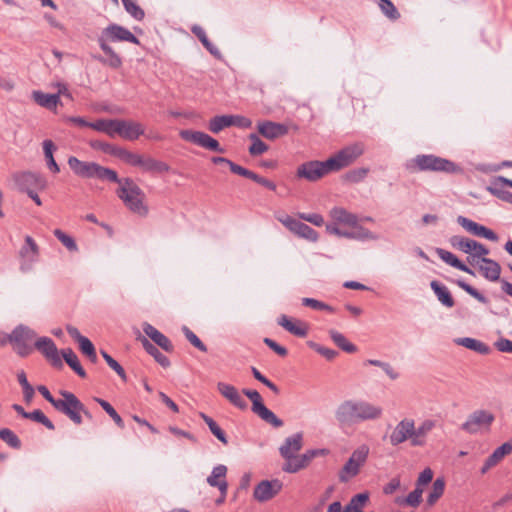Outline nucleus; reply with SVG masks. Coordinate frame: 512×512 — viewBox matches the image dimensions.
Here are the masks:
<instances>
[{
    "mask_svg": "<svg viewBox=\"0 0 512 512\" xmlns=\"http://www.w3.org/2000/svg\"><path fill=\"white\" fill-rule=\"evenodd\" d=\"M68 165L77 176L82 178H96L103 181L118 180L116 171L95 162H85L75 156H71L68 158Z\"/></svg>",
    "mask_w": 512,
    "mask_h": 512,
    "instance_id": "obj_4",
    "label": "nucleus"
},
{
    "mask_svg": "<svg viewBox=\"0 0 512 512\" xmlns=\"http://www.w3.org/2000/svg\"><path fill=\"white\" fill-rule=\"evenodd\" d=\"M478 268L482 276L489 281H498L500 279L501 274V266L495 260H492L487 257H483L479 264Z\"/></svg>",
    "mask_w": 512,
    "mask_h": 512,
    "instance_id": "obj_28",
    "label": "nucleus"
},
{
    "mask_svg": "<svg viewBox=\"0 0 512 512\" xmlns=\"http://www.w3.org/2000/svg\"><path fill=\"white\" fill-rule=\"evenodd\" d=\"M279 222H281L289 231L311 242H316L318 240V232L308 226L307 224L289 216H281L277 218Z\"/></svg>",
    "mask_w": 512,
    "mask_h": 512,
    "instance_id": "obj_16",
    "label": "nucleus"
},
{
    "mask_svg": "<svg viewBox=\"0 0 512 512\" xmlns=\"http://www.w3.org/2000/svg\"><path fill=\"white\" fill-rule=\"evenodd\" d=\"M33 100L41 107L53 110L60 103L59 94H47L42 91L32 92Z\"/></svg>",
    "mask_w": 512,
    "mask_h": 512,
    "instance_id": "obj_36",
    "label": "nucleus"
},
{
    "mask_svg": "<svg viewBox=\"0 0 512 512\" xmlns=\"http://www.w3.org/2000/svg\"><path fill=\"white\" fill-rule=\"evenodd\" d=\"M329 335L332 341L343 351L347 353H354L357 350V347L349 342L342 333L336 330H330Z\"/></svg>",
    "mask_w": 512,
    "mask_h": 512,
    "instance_id": "obj_44",
    "label": "nucleus"
},
{
    "mask_svg": "<svg viewBox=\"0 0 512 512\" xmlns=\"http://www.w3.org/2000/svg\"><path fill=\"white\" fill-rule=\"evenodd\" d=\"M115 157L119 158L120 160H122L123 162H125L131 166L139 167V165L141 163L142 155L133 153L131 151H128L125 148L119 147L118 150H116Z\"/></svg>",
    "mask_w": 512,
    "mask_h": 512,
    "instance_id": "obj_47",
    "label": "nucleus"
},
{
    "mask_svg": "<svg viewBox=\"0 0 512 512\" xmlns=\"http://www.w3.org/2000/svg\"><path fill=\"white\" fill-rule=\"evenodd\" d=\"M457 285L481 303H487V298L468 283L458 280Z\"/></svg>",
    "mask_w": 512,
    "mask_h": 512,
    "instance_id": "obj_61",
    "label": "nucleus"
},
{
    "mask_svg": "<svg viewBox=\"0 0 512 512\" xmlns=\"http://www.w3.org/2000/svg\"><path fill=\"white\" fill-rule=\"evenodd\" d=\"M40 249L36 241L29 235L25 236L24 244L19 250L20 257V270L28 272L33 268V265L38 262Z\"/></svg>",
    "mask_w": 512,
    "mask_h": 512,
    "instance_id": "obj_14",
    "label": "nucleus"
},
{
    "mask_svg": "<svg viewBox=\"0 0 512 512\" xmlns=\"http://www.w3.org/2000/svg\"><path fill=\"white\" fill-rule=\"evenodd\" d=\"M112 182L119 185L116 194L131 212L140 216L148 214V207L144 203L145 193L133 179L118 177V180Z\"/></svg>",
    "mask_w": 512,
    "mask_h": 512,
    "instance_id": "obj_3",
    "label": "nucleus"
},
{
    "mask_svg": "<svg viewBox=\"0 0 512 512\" xmlns=\"http://www.w3.org/2000/svg\"><path fill=\"white\" fill-rule=\"evenodd\" d=\"M120 135L126 140H136L144 134V128L142 124L134 121L120 120Z\"/></svg>",
    "mask_w": 512,
    "mask_h": 512,
    "instance_id": "obj_31",
    "label": "nucleus"
},
{
    "mask_svg": "<svg viewBox=\"0 0 512 512\" xmlns=\"http://www.w3.org/2000/svg\"><path fill=\"white\" fill-rule=\"evenodd\" d=\"M251 372L256 380L268 387L273 393L279 394L280 390L276 384L265 377L256 367H251Z\"/></svg>",
    "mask_w": 512,
    "mask_h": 512,
    "instance_id": "obj_59",
    "label": "nucleus"
},
{
    "mask_svg": "<svg viewBox=\"0 0 512 512\" xmlns=\"http://www.w3.org/2000/svg\"><path fill=\"white\" fill-rule=\"evenodd\" d=\"M249 139L251 140L252 143L248 150L252 156L261 155L268 150V145L265 142H263L257 134H250Z\"/></svg>",
    "mask_w": 512,
    "mask_h": 512,
    "instance_id": "obj_52",
    "label": "nucleus"
},
{
    "mask_svg": "<svg viewBox=\"0 0 512 512\" xmlns=\"http://www.w3.org/2000/svg\"><path fill=\"white\" fill-rule=\"evenodd\" d=\"M326 230L329 234H334L348 239L365 240L372 237L371 232L363 227H356V229H343L338 227L336 224H328L326 226Z\"/></svg>",
    "mask_w": 512,
    "mask_h": 512,
    "instance_id": "obj_22",
    "label": "nucleus"
},
{
    "mask_svg": "<svg viewBox=\"0 0 512 512\" xmlns=\"http://www.w3.org/2000/svg\"><path fill=\"white\" fill-rule=\"evenodd\" d=\"M435 427V422L431 419L424 420L417 428L414 426L412 446H424L426 444V437Z\"/></svg>",
    "mask_w": 512,
    "mask_h": 512,
    "instance_id": "obj_32",
    "label": "nucleus"
},
{
    "mask_svg": "<svg viewBox=\"0 0 512 512\" xmlns=\"http://www.w3.org/2000/svg\"><path fill=\"white\" fill-rule=\"evenodd\" d=\"M331 172L333 171L328 165V159L325 161L311 160L298 166L296 176L310 182H315Z\"/></svg>",
    "mask_w": 512,
    "mask_h": 512,
    "instance_id": "obj_13",
    "label": "nucleus"
},
{
    "mask_svg": "<svg viewBox=\"0 0 512 512\" xmlns=\"http://www.w3.org/2000/svg\"><path fill=\"white\" fill-rule=\"evenodd\" d=\"M0 439L13 449H20L22 446L19 437L9 428L0 429Z\"/></svg>",
    "mask_w": 512,
    "mask_h": 512,
    "instance_id": "obj_48",
    "label": "nucleus"
},
{
    "mask_svg": "<svg viewBox=\"0 0 512 512\" xmlns=\"http://www.w3.org/2000/svg\"><path fill=\"white\" fill-rule=\"evenodd\" d=\"M232 126L231 116L230 115H219L210 119L209 121V130L217 134L221 132L224 128Z\"/></svg>",
    "mask_w": 512,
    "mask_h": 512,
    "instance_id": "obj_46",
    "label": "nucleus"
},
{
    "mask_svg": "<svg viewBox=\"0 0 512 512\" xmlns=\"http://www.w3.org/2000/svg\"><path fill=\"white\" fill-rule=\"evenodd\" d=\"M494 421L495 415L491 411L477 409L468 415L467 420L461 425V429L469 434L489 431Z\"/></svg>",
    "mask_w": 512,
    "mask_h": 512,
    "instance_id": "obj_10",
    "label": "nucleus"
},
{
    "mask_svg": "<svg viewBox=\"0 0 512 512\" xmlns=\"http://www.w3.org/2000/svg\"><path fill=\"white\" fill-rule=\"evenodd\" d=\"M97 42L108 58H104L102 56H93V58L113 69H118L122 66V59L108 44L109 42H129L139 44L138 38L130 30L118 24H110L104 28L99 35Z\"/></svg>",
    "mask_w": 512,
    "mask_h": 512,
    "instance_id": "obj_1",
    "label": "nucleus"
},
{
    "mask_svg": "<svg viewBox=\"0 0 512 512\" xmlns=\"http://www.w3.org/2000/svg\"><path fill=\"white\" fill-rule=\"evenodd\" d=\"M445 490V479L438 477L432 484L431 491L427 496V504L433 506L443 495Z\"/></svg>",
    "mask_w": 512,
    "mask_h": 512,
    "instance_id": "obj_43",
    "label": "nucleus"
},
{
    "mask_svg": "<svg viewBox=\"0 0 512 512\" xmlns=\"http://www.w3.org/2000/svg\"><path fill=\"white\" fill-rule=\"evenodd\" d=\"M61 355L69 367L81 378H86V371L81 366L79 359L71 348L63 349Z\"/></svg>",
    "mask_w": 512,
    "mask_h": 512,
    "instance_id": "obj_39",
    "label": "nucleus"
},
{
    "mask_svg": "<svg viewBox=\"0 0 512 512\" xmlns=\"http://www.w3.org/2000/svg\"><path fill=\"white\" fill-rule=\"evenodd\" d=\"M138 340H140L144 350L152 356L160 366L168 368L171 365L169 358L161 353L159 349L148 340V338L140 336Z\"/></svg>",
    "mask_w": 512,
    "mask_h": 512,
    "instance_id": "obj_33",
    "label": "nucleus"
},
{
    "mask_svg": "<svg viewBox=\"0 0 512 512\" xmlns=\"http://www.w3.org/2000/svg\"><path fill=\"white\" fill-rule=\"evenodd\" d=\"M180 137L185 141L191 142L210 151L218 153L224 152V149L220 146L219 142L204 132L194 130H181Z\"/></svg>",
    "mask_w": 512,
    "mask_h": 512,
    "instance_id": "obj_15",
    "label": "nucleus"
},
{
    "mask_svg": "<svg viewBox=\"0 0 512 512\" xmlns=\"http://www.w3.org/2000/svg\"><path fill=\"white\" fill-rule=\"evenodd\" d=\"M456 343L458 345H461L467 349L473 350L475 352H478L482 355H486L490 352L489 346H487L485 343L469 337L459 338L456 340Z\"/></svg>",
    "mask_w": 512,
    "mask_h": 512,
    "instance_id": "obj_42",
    "label": "nucleus"
},
{
    "mask_svg": "<svg viewBox=\"0 0 512 512\" xmlns=\"http://www.w3.org/2000/svg\"><path fill=\"white\" fill-rule=\"evenodd\" d=\"M414 162L421 171L454 173L458 170L454 162L432 154L418 155Z\"/></svg>",
    "mask_w": 512,
    "mask_h": 512,
    "instance_id": "obj_12",
    "label": "nucleus"
},
{
    "mask_svg": "<svg viewBox=\"0 0 512 512\" xmlns=\"http://www.w3.org/2000/svg\"><path fill=\"white\" fill-rule=\"evenodd\" d=\"M279 326L297 337H306L308 334V326L301 320H293L286 315H281L277 319Z\"/></svg>",
    "mask_w": 512,
    "mask_h": 512,
    "instance_id": "obj_25",
    "label": "nucleus"
},
{
    "mask_svg": "<svg viewBox=\"0 0 512 512\" xmlns=\"http://www.w3.org/2000/svg\"><path fill=\"white\" fill-rule=\"evenodd\" d=\"M331 217L342 224L348 225L352 229H356V227H360L358 225V217L357 215L348 212L346 209L341 207H335L331 210Z\"/></svg>",
    "mask_w": 512,
    "mask_h": 512,
    "instance_id": "obj_35",
    "label": "nucleus"
},
{
    "mask_svg": "<svg viewBox=\"0 0 512 512\" xmlns=\"http://www.w3.org/2000/svg\"><path fill=\"white\" fill-rule=\"evenodd\" d=\"M186 339L197 349L202 352H207V346L199 339V337L191 331L187 326L182 327Z\"/></svg>",
    "mask_w": 512,
    "mask_h": 512,
    "instance_id": "obj_58",
    "label": "nucleus"
},
{
    "mask_svg": "<svg viewBox=\"0 0 512 512\" xmlns=\"http://www.w3.org/2000/svg\"><path fill=\"white\" fill-rule=\"evenodd\" d=\"M382 413L381 407L366 401L346 400L335 411V418L340 426H351L362 421L378 418Z\"/></svg>",
    "mask_w": 512,
    "mask_h": 512,
    "instance_id": "obj_2",
    "label": "nucleus"
},
{
    "mask_svg": "<svg viewBox=\"0 0 512 512\" xmlns=\"http://www.w3.org/2000/svg\"><path fill=\"white\" fill-rule=\"evenodd\" d=\"M363 152L364 148L360 143L348 145L328 158V165L331 167L333 172L340 171L341 169L351 165L363 154Z\"/></svg>",
    "mask_w": 512,
    "mask_h": 512,
    "instance_id": "obj_11",
    "label": "nucleus"
},
{
    "mask_svg": "<svg viewBox=\"0 0 512 512\" xmlns=\"http://www.w3.org/2000/svg\"><path fill=\"white\" fill-rule=\"evenodd\" d=\"M95 401L103 408V410L113 419L115 424L119 428H124V421L121 418V416L117 413V411L113 408V406L107 402L106 400H103L101 398H95Z\"/></svg>",
    "mask_w": 512,
    "mask_h": 512,
    "instance_id": "obj_51",
    "label": "nucleus"
},
{
    "mask_svg": "<svg viewBox=\"0 0 512 512\" xmlns=\"http://www.w3.org/2000/svg\"><path fill=\"white\" fill-rule=\"evenodd\" d=\"M431 289L436 294L438 300L446 307L451 308L455 305V301L450 291L444 285H441L438 281L433 280L430 284Z\"/></svg>",
    "mask_w": 512,
    "mask_h": 512,
    "instance_id": "obj_40",
    "label": "nucleus"
},
{
    "mask_svg": "<svg viewBox=\"0 0 512 512\" xmlns=\"http://www.w3.org/2000/svg\"><path fill=\"white\" fill-rule=\"evenodd\" d=\"M303 435L302 433H295L285 439L284 443L279 448V453L283 458H288L295 455L302 448Z\"/></svg>",
    "mask_w": 512,
    "mask_h": 512,
    "instance_id": "obj_30",
    "label": "nucleus"
},
{
    "mask_svg": "<svg viewBox=\"0 0 512 512\" xmlns=\"http://www.w3.org/2000/svg\"><path fill=\"white\" fill-rule=\"evenodd\" d=\"M60 394L63 399L58 401L55 409L66 415L76 425L82 424L81 411H84V404L72 392L61 390Z\"/></svg>",
    "mask_w": 512,
    "mask_h": 512,
    "instance_id": "obj_7",
    "label": "nucleus"
},
{
    "mask_svg": "<svg viewBox=\"0 0 512 512\" xmlns=\"http://www.w3.org/2000/svg\"><path fill=\"white\" fill-rule=\"evenodd\" d=\"M369 500V494L367 492L359 493L354 495L347 506L356 508V510L363 511L365 504Z\"/></svg>",
    "mask_w": 512,
    "mask_h": 512,
    "instance_id": "obj_60",
    "label": "nucleus"
},
{
    "mask_svg": "<svg viewBox=\"0 0 512 512\" xmlns=\"http://www.w3.org/2000/svg\"><path fill=\"white\" fill-rule=\"evenodd\" d=\"M217 389L219 393L235 407L241 410H245L247 408V402L233 385L219 382L217 384Z\"/></svg>",
    "mask_w": 512,
    "mask_h": 512,
    "instance_id": "obj_23",
    "label": "nucleus"
},
{
    "mask_svg": "<svg viewBox=\"0 0 512 512\" xmlns=\"http://www.w3.org/2000/svg\"><path fill=\"white\" fill-rule=\"evenodd\" d=\"M504 186L512 188V180L499 176L494 180L493 185L488 187V191L498 199L512 204V192L503 189Z\"/></svg>",
    "mask_w": 512,
    "mask_h": 512,
    "instance_id": "obj_27",
    "label": "nucleus"
},
{
    "mask_svg": "<svg viewBox=\"0 0 512 512\" xmlns=\"http://www.w3.org/2000/svg\"><path fill=\"white\" fill-rule=\"evenodd\" d=\"M257 128L259 133L269 140H275L285 136L288 134L290 129L294 131L299 130V126L297 124L277 123L273 121L259 122Z\"/></svg>",
    "mask_w": 512,
    "mask_h": 512,
    "instance_id": "obj_17",
    "label": "nucleus"
},
{
    "mask_svg": "<svg viewBox=\"0 0 512 512\" xmlns=\"http://www.w3.org/2000/svg\"><path fill=\"white\" fill-rule=\"evenodd\" d=\"M414 420L405 418L401 420L390 434V443L393 446L404 443L405 441L410 442L412 446V439L414 437Z\"/></svg>",
    "mask_w": 512,
    "mask_h": 512,
    "instance_id": "obj_20",
    "label": "nucleus"
},
{
    "mask_svg": "<svg viewBox=\"0 0 512 512\" xmlns=\"http://www.w3.org/2000/svg\"><path fill=\"white\" fill-rule=\"evenodd\" d=\"M457 222L468 232L471 234L478 236V237H484L490 241H498L497 234L492 231L491 229L486 228L483 225H480L466 217L459 216L457 218Z\"/></svg>",
    "mask_w": 512,
    "mask_h": 512,
    "instance_id": "obj_21",
    "label": "nucleus"
},
{
    "mask_svg": "<svg viewBox=\"0 0 512 512\" xmlns=\"http://www.w3.org/2000/svg\"><path fill=\"white\" fill-rule=\"evenodd\" d=\"M242 392L251 400L252 412L256 414L262 421L270 424L274 428H280L284 425V422L279 417H277L273 411L264 405L262 397L258 391L243 389Z\"/></svg>",
    "mask_w": 512,
    "mask_h": 512,
    "instance_id": "obj_6",
    "label": "nucleus"
},
{
    "mask_svg": "<svg viewBox=\"0 0 512 512\" xmlns=\"http://www.w3.org/2000/svg\"><path fill=\"white\" fill-rule=\"evenodd\" d=\"M53 234L69 251H77L78 247L73 237L69 236L61 229H55Z\"/></svg>",
    "mask_w": 512,
    "mask_h": 512,
    "instance_id": "obj_56",
    "label": "nucleus"
},
{
    "mask_svg": "<svg viewBox=\"0 0 512 512\" xmlns=\"http://www.w3.org/2000/svg\"><path fill=\"white\" fill-rule=\"evenodd\" d=\"M284 459L285 463L282 466V470L286 473H297L298 471L306 468L297 454Z\"/></svg>",
    "mask_w": 512,
    "mask_h": 512,
    "instance_id": "obj_49",
    "label": "nucleus"
},
{
    "mask_svg": "<svg viewBox=\"0 0 512 512\" xmlns=\"http://www.w3.org/2000/svg\"><path fill=\"white\" fill-rule=\"evenodd\" d=\"M101 354L106 361L107 365L114 370L117 375L123 380H127L126 372L124 368L112 357L110 356L106 351L102 350Z\"/></svg>",
    "mask_w": 512,
    "mask_h": 512,
    "instance_id": "obj_55",
    "label": "nucleus"
},
{
    "mask_svg": "<svg viewBox=\"0 0 512 512\" xmlns=\"http://www.w3.org/2000/svg\"><path fill=\"white\" fill-rule=\"evenodd\" d=\"M512 452V443L505 442L500 447L496 448L494 452L486 459L482 469L481 473L485 474L488 472L492 467L496 466L499 462L502 461V459L509 455Z\"/></svg>",
    "mask_w": 512,
    "mask_h": 512,
    "instance_id": "obj_29",
    "label": "nucleus"
},
{
    "mask_svg": "<svg viewBox=\"0 0 512 512\" xmlns=\"http://www.w3.org/2000/svg\"><path fill=\"white\" fill-rule=\"evenodd\" d=\"M1 345L4 346L8 342L14 345L16 353L21 357L30 355L33 348L28 344L36 337V332L25 325L16 326L10 334L0 332Z\"/></svg>",
    "mask_w": 512,
    "mask_h": 512,
    "instance_id": "obj_5",
    "label": "nucleus"
},
{
    "mask_svg": "<svg viewBox=\"0 0 512 512\" xmlns=\"http://www.w3.org/2000/svg\"><path fill=\"white\" fill-rule=\"evenodd\" d=\"M367 173L368 169L366 168L353 169L345 174V179L351 183H358L366 177Z\"/></svg>",
    "mask_w": 512,
    "mask_h": 512,
    "instance_id": "obj_62",
    "label": "nucleus"
},
{
    "mask_svg": "<svg viewBox=\"0 0 512 512\" xmlns=\"http://www.w3.org/2000/svg\"><path fill=\"white\" fill-rule=\"evenodd\" d=\"M227 467L219 464L212 469L211 474L207 477V483L211 487L217 488L220 493H227L228 482L226 480Z\"/></svg>",
    "mask_w": 512,
    "mask_h": 512,
    "instance_id": "obj_26",
    "label": "nucleus"
},
{
    "mask_svg": "<svg viewBox=\"0 0 512 512\" xmlns=\"http://www.w3.org/2000/svg\"><path fill=\"white\" fill-rule=\"evenodd\" d=\"M144 171L151 173H165L170 170V166L160 160H156L152 157H143L141 158V163L139 165Z\"/></svg>",
    "mask_w": 512,
    "mask_h": 512,
    "instance_id": "obj_37",
    "label": "nucleus"
},
{
    "mask_svg": "<svg viewBox=\"0 0 512 512\" xmlns=\"http://www.w3.org/2000/svg\"><path fill=\"white\" fill-rule=\"evenodd\" d=\"M369 448L366 445H362L353 451L348 461L344 464L342 469L339 471V481L342 483L348 482L350 479L358 475L360 468L364 465L367 460Z\"/></svg>",
    "mask_w": 512,
    "mask_h": 512,
    "instance_id": "obj_9",
    "label": "nucleus"
},
{
    "mask_svg": "<svg viewBox=\"0 0 512 512\" xmlns=\"http://www.w3.org/2000/svg\"><path fill=\"white\" fill-rule=\"evenodd\" d=\"M309 346L312 349H314L317 353L325 357L327 360H333L338 355V352L336 350L326 348L314 342H311Z\"/></svg>",
    "mask_w": 512,
    "mask_h": 512,
    "instance_id": "obj_63",
    "label": "nucleus"
},
{
    "mask_svg": "<svg viewBox=\"0 0 512 512\" xmlns=\"http://www.w3.org/2000/svg\"><path fill=\"white\" fill-rule=\"evenodd\" d=\"M435 252L438 255V257L448 265L470 275L475 274L472 269H470L467 265L460 261L453 253L442 248H436Z\"/></svg>",
    "mask_w": 512,
    "mask_h": 512,
    "instance_id": "obj_34",
    "label": "nucleus"
},
{
    "mask_svg": "<svg viewBox=\"0 0 512 512\" xmlns=\"http://www.w3.org/2000/svg\"><path fill=\"white\" fill-rule=\"evenodd\" d=\"M142 329L146 336L150 338L156 345H158L164 351H173L174 347L170 339L166 337L162 332L157 330L153 325H151L148 322H144L142 324Z\"/></svg>",
    "mask_w": 512,
    "mask_h": 512,
    "instance_id": "obj_24",
    "label": "nucleus"
},
{
    "mask_svg": "<svg viewBox=\"0 0 512 512\" xmlns=\"http://www.w3.org/2000/svg\"><path fill=\"white\" fill-rule=\"evenodd\" d=\"M283 488L279 479L262 480L254 488L253 497L258 502H267L277 496Z\"/></svg>",
    "mask_w": 512,
    "mask_h": 512,
    "instance_id": "obj_19",
    "label": "nucleus"
},
{
    "mask_svg": "<svg viewBox=\"0 0 512 512\" xmlns=\"http://www.w3.org/2000/svg\"><path fill=\"white\" fill-rule=\"evenodd\" d=\"M42 146H43V152H44L47 167L49 168V170L51 172H53L55 174L59 173L60 168H59L58 164L56 163L54 156H53V153H54V151H56L57 147L55 146L53 141L50 139L44 140L42 143Z\"/></svg>",
    "mask_w": 512,
    "mask_h": 512,
    "instance_id": "obj_41",
    "label": "nucleus"
},
{
    "mask_svg": "<svg viewBox=\"0 0 512 512\" xmlns=\"http://www.w3.org/2000/svg\"><path fill=\"white\" fill-rule=\"evenodd\" d=\"M449 241L453 248L467 254L472 253L473 244L475 242L473 239L459 235L452 236Z\"/></svg>",
    "mask_w": 512,
    "mask_h": 512,
    "instance_id": "obj_45",
    "label": "nucleus"
},
{
    "mask_svg": "<svg viewBox=\"0 0 512 512\" xmlns=\"http://www.w3.org/2000/svg\"><path fill=\"white\" fill-rule=\"evenodd\" d=\"M301 220L307 221L317 227H321L324 224V218L319 213H299Z\"/></svg>",
    "mask_w": 512,
    "mask_h": 512,
    "instance_id": "obj_64",
    "label": "nucleus"
},
{
    "mask_svg": "<svg viewBox=\"0 0 512 512\" xmlns=\"http://www.w3.org/2000/svg\"><path fill=\"white\" fill-rule=\"evenodd\" d=\"M78 344L81 352L89 357L91 362L95 363L97 361V355L93 343L87 337H84Z\"/></svg>",
    "mask_w": 512,
    "mask_h": 512,
    "instance_id": "obj_57",
    "label": "nucleus"
},
{
    "mask_svg": "<svg viewBox=\"0 0 512 512\" xmlns=\"http://www.w3.org/2000/svg\"><path fill=\"white\" fill-rule=\"evenodd\" d=\"M191 31L211 55L218 59L221 58L220 50L208 39L205 30L201 26L193 25Z\"/></svg>",
    "mask_w": 512,
    "mask_h": 512,
    "instance_id": "obj_38",
    "label": "nucleus"
},
{
    "mask_svg": "<svg viewBox=\"0 0 512 512\" xmlns=\"http://www.w3.org/2000/svg\"><path fill=\"white\" fill-rule=\"evenodd\" d=\"M35 349H37L48 361H50L51 365L57 369H61L63 367V362L60 357L59 351L57 349L54 341L46 336L39 337L34 344Z\"/></svg>",
    "mask_w": 512,
    "mask_h": 512,
    "instance_id": "obj_18",
    "label": "nucleus"
},
{
    "mask_svg": "<svg viewBox=\"0 0 512 512\" xmlns=\"http://www.w3.org/2000/svg\"><path fill=\"white\" fill-rule=\"evenodd\" d=\"M27 419H31L35 422H38L44 425L49 430H54L55 426L52 421L39 409H36L32 412H28Z\"/></svg>",
    "mask_w": 512,
    "mask_h": 512,
    "instance_id": "obj_54",
    "label": "nucleus"
},
{
    "mask_svg": "<svg viewBox=\"0 0 512 512\" xmlns=\"http://www.w3.org/2000/svg\"><path fill=\"white\" fill-rule=\"evenodd\" d=\"M471 256L467 257V261L471 265L479 264L480 260L489 254V249L483 244L475 241L472 248Z\"/></svg>",
    "mask_w": 512,
    "mask_h": 512,
    "instance_id": "obj_50",
    "label": "nucleus"
},
{
    "mask_svg": "<svg viewBox=\"0 0 512 512\" xmlns=\"http://www.w3.org/2000/svg\"><path fill=\"white\" fill-rule=\"evenodd\" d=\"M123 6L128 14L135 20H143L144 10L136 3V0H122Z\"/></svg>",
    "mask_w": 512,
    "mask_h": 512,
    "instance_id": "obj_53",
    "label": "nucleus"
},
{
    "mask_svg": "<svg viewBox=\"0 0 512 512\" xmlns=\"http://www.w3.org/2000/svg\"><path fill=\"white\" fill-rule=\"evenodd\" d=\"M15 187L24 193L29 191H42L47 187L46 178L39 172L19 171L12 174Z\"/></svg>",
    "mask_w": 512,
    "mask_h": 512,
    "instance_id": "obj_8",
    "label": "nucleus"
}]
</instances>
